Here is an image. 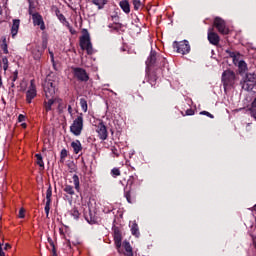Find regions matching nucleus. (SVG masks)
Wrapping results in <instances>:
<instances>
[{"label": "nucleus", "instance_id": "f257e3e1", "mask_svg": "<svg viewBox=\"0 0 256 256\" xmlns=\"http://www.w3.org/2000/svg\"><path fill=\"white\" fill-rule=\"evenodd\" d=\"M57 87V82L55 77L49 75L43 83V91L45 98H55V91Z\"/></svg>", "mask_w": 256, "mask_h": 256}, {"label": "nucleus", "instance_id": "f03ea898", "mask_svg": "<svg viewBox=\"0 0 256 256\" xmlns=\"http://www.w3.org/2000/svg\"><path fill=\"white\" fill-rule=\"evenodd\" d=\"M80 47L83 51H86L88 55H93L95 53L93 44L91 43V37L88 32L80 37Z\"/></svg>", "mask_w": 256, "mask_h": 256}, {"label": "nucleus", "instance_id": "7ed1b4c3", "mask_svg": "<svg viewBox=\"0 0 256 256\" xmlns=\"http://www.w3.org/2000/svg\"><path fill=\"white\" fill-rule=\"evenodd\" d=\"M242 89L245 91H251L253 87L256 85V74L255 73H248L244 77L243 81L241 82Z\"/></svg>", "mask_w": 256, "mask_h": 256}, {"label": "nucleus", "instance_id": "20e7f679", "mask_svg": "<svg viewBox=\"0 0 256 256\" xmlns=\"http://www.w3.org/2000/svg\"><path fill=\"white\" fill-rule=\"evenodd\" d=\"M222 83L224 89H229V87H233V85H235V73L230 70H225L222 74Z\"/></svg>", "mask_w": 256, "mask_h": 256}, {"label": "nucleus", "instance_id": "39448f33", "mask_svg": "<svg viewBox=\"0 0 256 256\" xmlns=\"http://www.w3.org/2000/svg\"><path fill=\"white\" fill-rule=\"evenodd\" d=\"M70 131L76 137H79L83 131V116H77V118L73 121L70 126Z\"/></svg>", "mask_w": 256, "mask_h": 256}, {"label": "nucleus", "instance_id": "423d86ee", "mask_svg": "<svg viewBox=\"0 0 256 256\" xmlns=\"http://www.w3.org/2000/svg\"><path fill=\"white\" fill-rule=\"evenodd\" d=\"M35 97H37V85L35 84V80L32 79L26 90V102L31 104Z\"/></svg>", "mask_w": 256, "mask_h": 256}, {"label": "nucleus", "instance_id": "0eeeda50", "mask_svg": "<svg viewBox=\"0 0 256 256\" xmlns=\"http://www.w3.org/2000/svg\"><path fill=\"white\" fill-rule=\"evenodd\" d=\"M173 47L176 49L177 53H180L181 55H187V53L191 51V46L187 40L174 42Z\"/></svg>", "mask_w": 256, "mask_h": 256}, {"label": "nucleus", "instance_id": "6e6552de", "mask_svg": "<svg viewBox=\"0 0 256 256\" xmlns=\"http://www.w3.org/2000/svg\"><path fill=\"white\" fill-rule=\"evenodd\" d=\"M47 49V41L42 42V47L36 45L32 48V57L35 61H40L43 57V52Z\"/></svg>", "mask_w": 256, "mask_h": 256}, {"label": "nucleus", "instance_id": "1a4fd4ad", "mask_svg": "<svg viewBox=\"0 0 256 256\" xmlns=\"http://www.w3.org/2000/svg\"><path fill=\"white\" fill-rule=\"evenodd\" d=\"M73 75L78 81H82L84 83H87L89 81V74L87 71L83 68L75 67L72 68Z\"/></svg>", "mask_w": 256, "mask_h": 256}, {"label": "nucleus", "instance_id": "9d476101", "mask_svg": "<svg viewBox=\"0 0 256 256\" xmlns=\"http://www.w3.org/2000/svg\"><path fill=\"white\" fill-rule=\"evenodd\" d=\"M214 27L218 30L222 35H228L229 28L225 25V20L217 17L214 19Z\"/></svg>", "mask_w": 256, "mask_h": 256}, {"label": "nucleus", "instance_id": "9b49d317", "mask_svg": "<svg viewBox=\"0 0 256 256\" xmlns=\"http://www.w3.org/2000/svg\"><path fill=\"white\" fill-rule=\"evenodd\" d=\"M230 57L233 58V63L234 65H238V71L240 73V75H243V73H245V71H247V63H245V61L243 60H237V55H235V53H230Z\"/></svg>", "mask_w": 256, "mask_h": 256}, {"label": "nucleus", "instance_id": "f8f14e48", "mask_svg": "<svg viewBox=\"0 0 256 256\" xmlns=\"http://www.w3.org/2000/svg\"><path fill=\"white\" fill-rule=\"evenodd\" d=\"M96 133H98V137H99V139H101V141H105V140H107V137H109V134L107 132V126H105V124H103V122H100L98 124Z\"/></svg>", "mask_w": 256, "mask_h": 256}, {"label": "nucleus", "instance_id": "ddd939ff", "mask_svg": "<svg viewBox=\"0 0 256 256\" xmlns=\"http://www.w3.org/2000/svg\"><path fill=\"white\" fill-rule=\"evenodd\" d=\"M114 243L116 245V249L118 251V253H121V245L122 244V241H123V236L121 234V230H119V228H115L114 229Z\"/></svg>", "mask_w": 256, "mask_h": 256}, {"label": "nucleus", "instance_id": "4468645a", "mask_svg": "<svg viewBox=\"0 0 256 256\" xmlns=\"http://www.w3.org/2000/svg\"><path fill=\"white\" fill-rule=\"evenodd\" d=\"M32 21L35 26L40 27L41 31H45V22L43 21V16L39 13L32 14Z\"/></svg>", "mask_w": 256, "mask_h": 256}, {"label": "nucleus", "instance_id": "2eb2a0df", "mask_svg": "<svg viewBox=\"0 0 256 256\" xmlns=\"http://www.w3.org/2000/svg\"><path fill=\"white\" fill-rule=\"evenodd\" d=\"M119 253H123L125 256H135L133 247H131V244L128 241H124L121 244V251Z\"/></svg>", "mask_w": 256, "mask_h": 256}, {"label": "nucleus", "instance_id": "dca6fc26", "mask_svg": "<svg viewBox=\"0 0 256 256\" xmlns=\"http://www.w3.org/2000/svg\"><path fill=\"white\" fill-rule=\"evenodd\" d=\"M208 41H209V43H211V45H217L219 43V41H221L219 34L213 32V28H210L208 30Z\"/></svg>", "mask_w": 256, "mask_h": 256}, {"label": "nucleus", "instance_id": "f3484780", "mask_svg": "<svg viewBox=\"0 0 256 256\" xmlns=\"http://www.w3.org/2000/svg\"><path fill=\"white\" fill-rule=\"evenodd\" d=\"M55 98H44L43 108L45 113H49V111H53V107L55 105Z\"/></svg>", "mask_w": 256, "mask_h": 256}, {"label": "nucleus", "instance_id": "a211bd4d", "mask_svg": "<svg viewBox=\"0 0 256 256\" xmlns=\"http://www.w3.org/2000/svg\"><path fill=\"white\" fill-rule=\"evenodd\" d=\"M21 25V20L19 19H14L12 26H11V36L13 39L17 37V33H19V26Z\"/></svg>", "mask_w": 256, "mask_h": 256}, {"label": "nucleus", "instance_id": "6ab92c4d", "mask_svg": "<svg viewBox=\"0 0 256 256\" xmlns=\"http://www.w3.org/2000/svg\"><path fill=\"white\" fill-rule=\"evenodd\" d=\"M119 7L124 13H126V15H129L131 13V4H129V0H121L119 2Z\"/></svg>", "mask_w": 256, "mask_h": 256}, {"label": "nucleus", "instance_id": "aec40b11", "mask_svg": "<svg viewBox=\"0 0 256 256\" xmlns=\"http://www.w3.org/2000/svg\"><path fill=\"white\" fill-rule=\"evenodd\" d=\"M71 147L76 155H79V152L82 151L83 146H81V141L75 140L71 143Z\"/></svg>", "mask_w": 256, "mask_h": 256}, {"label": "nucleus", "instance_id": "412c9836", "mask_svg": "<svg viewBox=\"0 0 256 256\" xmlns=\"http://www.w3.org/2000/svg\"><path fill=\"white\" fill-rule=\"evenodd\" d=\"M156 59H157V54L155 52H151L150 56L146 60V65L148 67H151V65H153L155 63Z\"/></svg>", "mask_w": 256, "mask_h": 256}, {"label": "nucleus", "instance_id": "4be33fe9", "mask_svg": "<svg viewBox=\"0 0 256 256\" xmlns=\"http://www.w3.org/2000/svg\"><path fill=\"white\" fill-rule=\"evenodd\" d=\"M131 233L134 237H139V235H141V233L139 232V225H137L136 222L132 223Z\"/></svg>", "mask_w": 256, "mask_h": 256}, {"label": "nucleus", "instance_id": "5701e85b", "mask_svg": "<svg viewBox=\"0 0 256 256\" xmlns=\"http://www.w3.org/2000/svg\"><path fill=\"white\" fill-rule=\"evenodd\" d=\"M0 66L4 71H7L9 69V59H7V57H2Z\"/></svg>", "mask_w": 256, "mask_h": 256}, {"label": "nucleus", "instance_id": "b1692460", "mask_svg": "<svg viewBox=\"0 0 256 256\" xmlns=\"http://www.w3.org/2000/svg\"><path fill=\"white\" fill-rule=\"evenodd\" d=\"M64 193H67L68 195H75V189L73 188V186L66 184L63 188Z\"/></svg>", "mask_w": 256, "mask_h": 256}, {"label": "nucleus", "instance_id": "393cba45", "mask_svg": "<svg viewBox=\"0 0 256 256\" xmlns=\"http://www.w3.org/2000/svg\"><path fill=\"white\" fill-rule=\"evenodd\" d=\"M132 1V5L134 7V11H139V9H141V7H143V3L141 2V0H131Z\"/></svg>", "mask_w": 256, "mask_h": 256}, {"label": "nucleus", "instance_id": "a878e982", "mask_svg": "<svg viewBox=\"0 0 256 256\" xmlns=\"http://www.w3.org/2000/svg\"><path fill=\"white\" fill-rule=\"evenodd\" d=\"M124 197L129 203H135V199L131 197V190H124Z\"/></svg>", "mask_w": 256, "mask_h": 256}, {"label": "nucleus", "instance_id": "bb28decb", "mask_svg": "<svg viewBox=\"0 0 256 256\" xmlns=\"http://www.w3.org/2000/svg\"><path fill=\"white\" fill-rule=\"evenodd\" d=\"M72 179H73V183H74V187H75L76 191H79V189H81L80 182H79V176H77V174H74Z\"/></svg>", "mask_w": 256, "mask_h": 256}, {"label": "nucleus", "instance_id": "cd10ccee", "mask_svg": "<svg viewBox=\"0 0 256 256\" xmlns=\"http://www.w3.org/2000/svg\"><path fill=\"white\" fill-rule=\"evenodd\" d=\"M93 3L98 7V9H103V6L107 4V0H93Z\"/></svg>", "mask_w": 256, "mask_h": 256}, {"label": "nucleus", "instance_id": "c85d7f7f", "mask_svg": "<svg viewBox=\"0 0 256 256\" xmlns=\"http://www.w3.org/2000/svg\"><path fill=\"white\" fill-rule=\"evenodd\" d=\"M1 49H2L3 53H5V55L9 54V48L7 46V39L6 38H4L3 41H2Z\"/></svg>", "mask_w": 256, "mask_h": 256}, {"label": "nucleus", "instance_id": "c756f323", "mask_svg": "<svg viewBox=\"0 0 256 256\" xmlns=\"http://www.w3.org/2000/svg\"><path fill=\"white\" fill-rule=\"evenodd\" d=\"M51 197H53V190L51 186H49L46 191V203H51Z\"/></svg>", "mask_w": 256, "mask_h": 256}, {"label": "nucleus", "instance_id": "7c9ffc66", "mask_svg": "<svg viewBox=\"0 0 256 256\" xmlns=\"http://www.w3.org/2000/svg\"><path fill=\"white\" fill-rule=\"evenodd\" d=\"M80 107H81L82 111H84V113H87V109H88L87 100H85L84 98H81L80 99Z\"/></svg>", "mask_w": 256, "mask_h": 256}, {"label": "nucleus", "instance_id": "2f4dec72", "mask_svg": "<svg viewBox=\"0 0 256 256\" xmlns=\"http://www.w3.org/2000/svg\"><path fill=\"white\" fill-rule=\"evenodd\" d=\"M35 157L37 159V165H39V167H45V163L43 162V156H41V154H36Z\"/></svg>", "mask_w": 256, "mask_h": 256}, {"label": "nucleus", "instance_id": "473e14b6", "mask_svg": "<svg viewBox=\"0 0 256 256\" xmlns=\"http://www.w3.org/2000/svg\"><path fill=\"white\" fill-rule=\"evenodd\" d=\"M57 17H58L59 21H61L63 23V25L69 26V21H67V18H65V15L57 14Z\"/></svg>", "mask_w": 256, "mask_h": 256}, {"label": "nucleus", "instance_id": "72a5a7b5", "mask_svg": "<svg viewBox=\"0 0 256 256\" xmlns=\"http://www.w3.org/2000/svg\"><path fill=\"white\" fill-rule=\"evenodd\" d=\"M122 27L123 25L121 23H114L109 25V28L114 29V31H119Z\"/></svg>", "mask_w": 256, "mask_h": 256}, {"label": "nucleus", "instance_id": "f704fd0d", "mask_svg": "<svg viewBox=\"0 0 256 256\" xmlns=\"http://www.w3.org/2000/svg\"><path fill=\"white\" fill-rule=\"evenodd\" d=\"M10 79L12 81L11 87H15V81H17V79H19V73L17 71H15L13 73V76Z\"/></svg>", "mask_w": 256, "mask_h": 256}, {"label": "nucleus", "instance_id": "c9c22d12", "mask_svg": "<svg viewBox=\"0 0 256 256\" xmlns=\"http://www.w3.org/2000/svg\"><path fill=\"white\" fill-rule=\"evenodd\" d=\"M111 151H112L114 157H119V155H121V150L117 149L115 146H113L111 148Z\"/></svg>", "mask_w": 256, "mask_h": 256}, {"label": "nucleus", "instance_id": "e433bc0d", "mask_svg": "<svg viewBox=\"0 0 256 256\" xmlns=\"http://www.w3.org/2000/svg\"><path fill=\"white\" fill-rule=\"evenodd\" d=\"M111 175L114 177H119V175H121V171L119 170V168H113L111 170Z\"/></svg>", "mask_w": 256, "mask_h": 256}, {"label": "nucleus", "instance_id": "4c0bfd02", "mask_svg": "<svg viewBox=\"0 0 256 256\" xmlns=\"http://www.w3.org/2000/svg\"><path fill=\"white\" fill-rule=\"evenodd\" d=\"M44 210H45L46 216L49 217V211H51V202H46Z\"/></svg>", "mask_w": 256, "mask_h": 256}, {"label": "nucleus", "instance_id": "58836bf2", "mask_svg": "<svg viewBox=\"0 0 256 256\" xmlns=\"http://www.w3.org/2000/svg\"><path fill=\"white\" fill-rule=\"evenodd\" d=\"M67 29H69V32L71 33V35H76L77 31L75 29H73V27L71 26V24L68 23V26H66Z\"/></svg>", "mask_w": 256, "mask_h": 256}, {"label": "nucleus", "instance_id": "ea45409f", "mask_svg": "<svg viewBox=\"0 0 256 256\" xmlns=\"http://www.w3.org/2000/svg\"><path fill=\"white\" fill-rule=\"evenodd\" d=\"M18 217H19L20 219H24V218H25V209L21 208V209L19 210Z\"/></svg>", "mask_w": 256, "mask_h": 256}, {"label": "nucleus", "instance_id": "a19ab883", "mask_svg": "<svg viewBox=\"0 0 256 256\" xmlns=\"http://www.w3.org/2000/svg\"><path fill=\"white\" fill-rule=\"evenodd\" d=\"M72 215L75 217V219H79V210L73 209L72 210Z\"/></svg>", "mask_w": 256, "mask_h": 256}, {"label": "nucleus", "instance_id": "79ce46f5", "mask_svg": "<svg viewBox=\"0 0 256 256\" xmlns=\"http://www.w3.org/2000/svg\"><path fill=\"white\" fill-rule=\"evenodd\" d=\"M200 115H206L207 117H210V119H213V114L207 112V111H202L200 112Z\"/></svg>", "mask_w": 256, "mask_h": 256}, {"label": "nucleus", "instance_id": "37998d69", "mask_svg": "<svg viewBox=\"0 0 256 256\" xmlns=\"http://www.w3.org/2000/svg\"><path fill=\"white\" fill-rule=\"evenodd\" d=\"M61 159H65L67 157V150L63 149L60 154Z\"/></svg>", "mask_w": 256, "mask_h": 256}, {"label": "nucleus", "instance_id": "c03bdc74", "mask_svg": "<svg viewBox=\"0 0 256 256\" xmlns=\"http://www.w3.org/2000/svg\"><path fill=\"white\" fill-rule=\"evenodd\" d=\"M18 121H19V123H23V121H25V115L20 114V115L18 116Z\"/></svg>", "mask_w": 256, "mask_h": 256}, {"label": "nucleus", "instance_id": "a18cd8bd", "mask_svg": "<svg viewBox=\"0 0 256 256\" xmlns=\"http://www.w3.org/2000/svg\"><path fill=\"white\" fill-rule=\"evenodd\" d=\"M8 249H11V244L6 243L4 246V251H8Z\"/></svg>", "mask_w": 256, "mask_h": 256}, {"label": "nucleus", "instance_id": "49530a36", "mask_svg": "<svg viewBox=\"0 0 256 256\" xmlns=\"http://www.w3.org/2000/svg\"><path fill=\"white\" fill-rule=\"evenodd\" d=\"M0 256H5V252H3V245L0 243Z\"/></svg>", "mask_w": 256, "mask_h": 256}, {"label": "nucleus", "instance_id": "de8ad7c7", "mask_svg": "<svg viewBox=\"0 0 256 256\" xmlns=\"http://www.w3.org/2000/svg\"><path fill=\"white\" fill-rule=\"evenodd\" d=\"M113 211V208L111 207L110 209L107 210V208L104 209V213H111Z\"/></svg>", "mask_w": 256, "mask_h": 256}, {"label": "nucleus", "instance_id": "09e8293b", "mask_svg": "<svg viewBox=\"0 0 256 256\" xmlns=\"http://www.w3.org/2000/svg\"><path fill=\"white\" fill-rule=\"evenodd\" d=\"M68 113H73V108L71 107V105L68 106Z\"/></svg>", "mask_w": 256, "mask_h": 256}, {"label": "nucleus", "instance_id": "8fccbe9b", "mask_svg": "<svg viewBox=\"0 0 256 256\" xmlns=\"http://www.w3.org/2000/svg\"><path fill=\"white\" fill-rule=\"evenodd\" d=\"M186 115H193V110H187Z\"/></svg>", "mask_w": 256, "mask_h": 256}, {"label": "nucleus", "instance_id": "3c124183", "mask_svg": "<svg viewBox=\"0 0 256 256\" xmlns=\"http://www.w3.org/2000/svg\"><path fill=\"white\" fill-rule=\"evenodd\" d=\"M21 127H23V129H27V123H22Z\"/></svg>", "mask_w": 256, "mask_h": 256}, {"label": "nucleus", "instance_id": "603ef678", "mask_svg": "<svg viewBox=\"0 0 256 256\" xmlns=\"http://www.w3.org/2000/svg\"><path fill=\"white\" fill-rule=\"evenodd\" d=\"M3 85V80H2V78H1V76H0V87Z\"/></svg>", "mask_w": 256, "mask_h": 256}, {"label": "nucleus", "instance_id": "864d4df0", "mask_svg": "<svg viewBox=\"0 0 256 256\" xmlns=\"http://www.w3.org/2000/svg\"><path fill=\"white\" fill-rule=\"evenodd\" d=\"M48 241H49L50 245H53V240H51L50 238H48Z\"/></svg>", "mask_w": 256, "mask_h": 256}]
</instances>
